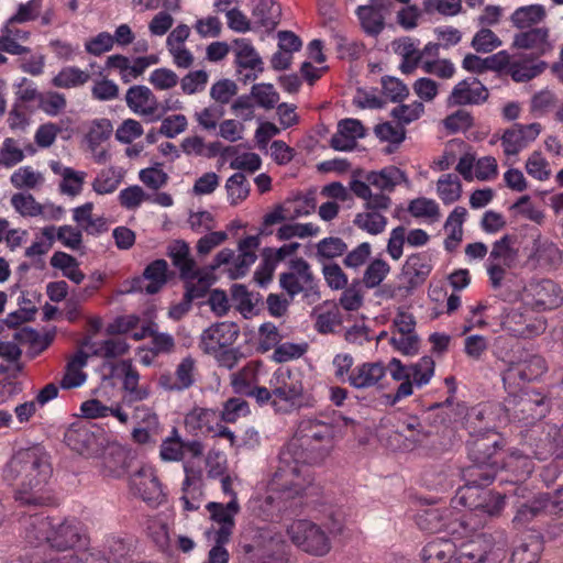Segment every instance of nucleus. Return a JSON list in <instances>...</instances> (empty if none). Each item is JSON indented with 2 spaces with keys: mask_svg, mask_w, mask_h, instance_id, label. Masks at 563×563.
<instances>
[{
  "mask_svg": "<svg viewBox=\"0 0 563 563\" xmlns=\"http://www.w3.org/2000/svg\"><path fill=\"white\" fill-rule=\"evenodd\" d=\"M526 170L528 175L540 181H544L551 176L548 161L543 157L542 153L538 151L532 152L528 157Z\"/></svg>",
  "mask_w": 563,
  "mask_h": 563,
  "instance_id": "obj_62",
  "label": "nucleus"
},
{
  "mask_svg": "<svg viewBox=\"0 0 563 563\" xmlns=\"http://www.w3.org/2000/svg\"><path fill=\"white\" fill-rule=\"evenodd\" d=\"M390 272V266L387 262L376 258L369 263L363 275V284L366 288L373 289L380 285Z\"/></svg>",
  "mask_w": 563,
  "mask_h": 563,
  "instance_id": "obj_58",
  "label": "nucleus"
},
{
  "mask_svg": "<svg viewBox=\"0 0 563 563\" xmlns=\"http://www.w3.org/2000/svg\"><path fill=\"white\" fill-rule=\"evenodd\" d=\"M501 327L517 338L534 336L545 330V323L542 320L528 322L525 313L516 308H511L505 312Z\"/></svg>",
  "mask_w": 563,
  "mask_h": 563,
  "instance_id": "obj_30",
  "label": "nucleus"
},
{
  "mask_svg": "<svg viewBox=\"0 0 563 563\" xmlns=\"http://www.w3.org/2000/svg\"><path fill=\"white\" fill-rule=\"evenodd\" d=\"M53 522L49 517L33 515L23 520L24 538L32 545L49 543Z\"/></svg>",
  "mask_w": 563,
  "mask_h": 563,
  "instance_id": "obj_36",
  "label": "nucleus"
},
{
  "mask_svg": "<svg viewBox=\"0 0 563 563\" xmlns=\"http://www.w3.org/2000/svg\"><path fill=\"white\" fill-rule=\"evenodd\" d=\"M257 384V369L252 363H249L242 369L231 375V386L239 395L246 396Z\"/></svg>",
  "mask_w": 563,
  "mask_h": 563,
  "instance_id": "obj_49",
  "label": "nucleus"
},
{
  "mask_svg": "<svg viewBox=\"0 0 563 563\" xmlns=\"http://www.w3.org/2000/svg\"><path fill=\"white\" fill-rule=\"evenodd\" d=\"M434 374V361L430 356L421 357L417 363L410 364V380L413 386L427 385Z\"/></svg>",
  "mask_w": 563,
  "mask_h": 563,
  "instance_id": "obj_57",
  "label": "nucleus"
},
{
  "mask_svg": "<svg viewBox=\"0 0 563 563\" xmlns=\"http://www.w3.org/2000/svg\"><path fill=\"white\" fill-rule=\"evenodd\" d=\"M211 519L220 525L216 532L219 542H229L235 525L234 517L240 511L238 498H232L228 504L210 501L206 506Z\"/></svg>",
  "mask_w": 563,
  "mask_h": 563,
  "instance_id": "obj_25",
  "label": "nucleus"
},
{
  "mask_svg": "<svg viewBox=\"0 0 563 563\" xmlns=\"http://www.w3.org/2000/svg\"><path fill=\"white\" fill-rule=\"evenodd\" d=\"M113 126L110 120L104 118L93 120L86 136L89 147L95 151L111 136Z\"/></svg>",
  "mask_w": 563,
  "mask_h": 563,
  "instance_id": "obj_59",
  "label": "nucleus"
},
{
  "mask_svg": "<svg viewBox=\"0 0 563 563\" xmlns=\"http://www.w3.org/2000/svg\"><path fill=\"white\" fill-rule=\"evenodd\" d=\"M250 413L249 402L242 398H229L223 404V409L221 411V418L223 421L233 423L240 417H245Z\"/></svg>",
  "mask_w": 563,
  "mask_h": 563,
  "instance_id": "obj_63",
  "label": "nucleus"
},
{
  "mask_svg": "<svg viewBox=\"0 0 563 563\" xmlns=\"http://www.w3.org/2000/svg\"><path fill=\"white\" fill-rule=\"evenodd\" d=\"M512 400L508 401V410L512 417L526 424L533 423L547 416L550 409L549 399L539 391L526 390L520 395H510Z\"/></svg>",
  "mask_w": 563,
  "mask_h": 563,
  "instance_id": "obj_12",
  "label": "nucleus"
},
{
  "mask_svg": "<svg viewBox=\"0 0 563 563\" xmlns=\"http://www.w3.org/2000/svg\"><path fill=\"white\" fill-rule=\"evenodd\" d=\"M205 446L199 440L185 441L178 429L173 427L169 434L162 440L159 457L164 462H180L186 455L198 459L203 455Z\"/></svg>",
  "mask_w": 563,
  "mask_h": 563,
  "instance_id": "obj_16",
  "label": "nucleus"
},
{
  "mask_svg": "<svg viewBox=\"0 0 563 563\" xmlns=\"http://www.w3.org/2000/svg\"><path fill=\"white\" fill-rule=\"evenodd\" d=\"M500 550L492 534L481 533L456 548L446 563H496Z\"/></svg>",
  "mask_w": 563,
  "mask_h": 563,
  "instance_id": "obj_9",
  "label": "nucleus"
},
{
  "mask_svg": "<svg viewBox=\"0 0 563 563\" xmlns=\"http://www.w3.org/2000/svg\"><path fill=\"white\" fill-rule=\"evenodd\" d=\"M506 467L515 474V483L526 481L534 470V463L528 453H512Z\"/></svg>",
  "mask_w": 563,
  "mask_h": 563,
  "instance_id": "obj_55",
  "label": "nucleus"
},
{
  "mask_svg": "<svg viewBox=\"0 0 563 563\" xmlns=\"http://www.w3.org/2000/svg\"><path fill=\"white\" fill-rule=\"evenodd\" d=\"M196 360L188 355L176 366L175 373H164L158 378V386L166 391H183L196 382Z\"/></svg>",
  "mask_w": 563,
  "mask_h": 563,
  "instance_id": "obj_24",
  "label": "nucleus"
},
{
  "mask_svg": "<svg viewBox=\"0 0 563 563\" xmlns=\"http://www.w3.org/2000/svg\"><path fill=\"white\" fill-rule=\"evenodd\" d=\"M495 355L507 366L503 372V383L509 395L521 391L525 383L539 378L548 371L544 357L531 354L519 345L506 353L497 347Z\"/></svg>",
  "mask_w": 563,
  "mask_h": 563,
  "instance_id": "obj_4",
  "label": "nucleus"
},
{
  "mask_svg": "<svg viewBox=\"0 0 563 563\" xmlns=\"http://www.w3.org/2000/svg\"><path fill=\"white\" fill-rule=\"evenodd\" d=\"M386 367L382 362H365L352 369L347 376L349 384L356 389L382 388Z\"/></svg>",
  "mask_w": 563,
  "mask_h": 563,
  "instance_id": "obj_29",
  "label": "nucleus"
},
{
  "mask_svg": "<svg viewBox=\"0 0 563 563\" xmlns=\"http://www.w3.org/2000/svg\"><path fill=\"white\" fill-rule=\"evenodd\" d=\"M240 328L234 322H217L202 331L199 347L203 353H217L229 347L238 340Z\"/></svg>",
  "mask_w": 563,
  "mask_h": 563,
  "instance_id": "obj_19",
  "label": "nucleus"
},
{
  "mask_svg": "<svg viewBox=\"0 0 563 563\" xmlns=\"http://www.w3.org/2000/svg\"><path fill=\"white\" fill-rule=\"evenodd\" d=\"M540 132V123L514 124L504 132L500 139L505 155L508 157L517 156L538 137Z\"/></svg>",
  "mask_w": 563,
  "mask_h": 563,
  "instance_id": "obj_21",
  "label": "nucleus"
},
{
  "mask_svg": "<svg viewBox=\"0 0 563 563\" xmlns=\"http://www.w3.org/2000/svg\"><path fill=\"white\" fill-rule=\"evenodd\" d=\"M527 263L534 268L555 269L562 262V252L558 245L540 233L531 235L530 245L525 246Z\"/></svg>",
  "mask_w": 563,
  "mask_h": 563,
  "instance_id": "obj_17",
  "label": "nucleus"
},
{
  "mask_svg": "<svg viewBox=\"0 0 563 563\" xmlns=\"http://www.w3.org/2000/svg\"><path fill=\"white\" fill-rule=\"evenodd\" d=\"M291 542L311 555L323 556L331 550V541L324 530L317 523L299 519L287 529Z\"/></svg>",
  "mask_w": 563,
  "mask_h": 563,
  "instance_id": "obj_8",
  "label": "nucleus"
},
{
  "mask_svg": "<svg viewBox=\"0 0 563 563\" xmlns=\"http://www.w3.org/2000/svg\"><path fill=\"white\" fill-rule=\"evenodd\" d=\"M558 433H560L558 427L550 424L539 426L530 431L529 448L536 459L547 460L553 455L555 460L563 457L558 456V453H561Z\"/></svg>",
  "mask_w": 563,
  "mask_h": 563,
  "instance_id": "obj_20",
  "label": "nucleus"
},
{
  "mask_svg": "<svg viewBox=\"0 0 563 563\" xmlns=\"http://www.w3.org/2000/svg\"><path fill=\"white\" fill-rule=\"evenodd\" d=\"M131 556V547L123 539L110 537L106 543V555L100 563H126Z\"/></svg>",
  "mask_w": 563,
  "mask_h": 563,
  "instance_id": "obj_50",
  "label": "nucleus"
},
{
  "mask_svg": "<svg viewBox=\"0 0 563 563\" xmlns=\"http://www.w3.org/2000/svg\"><path fill=\"white\" fill-rule=\"evenodd\" d=\"M385 367L386 373L389 372L394 380L400 382L396 393L387 396L388 402L395 405L401 399L411 396L413 383L410 380V365H404L400 360L393 357Z\"/></svg>",
  "mask_w": 563,
  "mask_h": 563,
  "instance_id": "obj_34",
  "label": "nucleus"
},
{
  "mask_svg": "<svg viewBox=\"0 0 563 563\" xmlns=\"http://www.w3.org/2000/svg\"><path fill=\"white\" fill-rule=\"evenodd\" d=\"M526 306L537 311L555 309L563 301L562 290L551 279H532L523 288L521 294Z\"/></svg>",
  "mask_w": 563,
  "mask_h": 563,
  "instance_id": "obj_11",
  "label": "nucleus"
},
{
  "mask_svg": "<svg viewBox=\"0 0 563 563\" xmlns=\"http://www.w3.org/2000/svg\"><path fill=\"white\" fill-rule=\"evenodd\" d=\"M455 544L448 539H434L429 541L421 550L420 556L423 563H446L455 552Z\"/></svg>",
  "mask_w": 563,
  "mask_h": 563,
  "instance_id": "obj_40",
  "label": "nucleus"
},
{
  "mask_svg": "<svg viewBox=\"0 0 563 563\" xmlns=\"http://www.w3.org/2000/svg\"><path fill=\"white\" fill-rule=\"evenodd\" d=\"M547 16L542 4H530L516 9L510 16L512 24L518 29H532Z\"/></svg>",
  "mask_w": 563,
  "mask_h": 563,
  "instance_id": "obj_44",
  "label": "nucleus"
},
{
  "mask_svg": "<svg viewBox=\"0 0 563 563\" xmlns=\"http://www.w3.org/2000/svg\"><path fill=\"white\" fill-rule=\"evenodd\" d=\"M396 434L405 439L406 449H411L424 443L431 435V430L419 417L407 416L399 420Z\"/></svg>",
  "mask_w": 563,
  "mask_h": 563,
  "instance_id": "obj_33",
  "label": "nucleus"
},
{
  "mask_svg": "<svg viewBox=\"0 0 563 563\" xmlns=\"http://www.w3.org/2000/svg\"><path fill=\"white\" fill-rule=\"evenodd\" d=\"M225 189L230 205L236 206L250 194V184L242 173H235L227 179Z\"/></svg>",
  "mask_w": 563,
  "mask_h": 563,
  "instance_id": "obj_52",
  "label": "nucleus"
},
{
  "mask_svg": "<svg viewBox=\"0 0 563 563\" xmlns=\"http://www.w3.org/2000/svg\"><path fill=\"white\" fill-rule=\"evenodd\" d=\"M125 102L129 109L135 114L150 117L152 118L151 120H158L162 117V114H156L161 104L147 86H131L126 90Z\"/></svg>",
  "mask_w": 563,
  "mask_h": 563,
  "instance_id": "obj_23",
  "label": "nucleus"
},
{
  "mask_svg": "<svg viewBox=\"0 0 563 563\" xmlns=\"http://www.w3.org/2000/svg\"><path fill=\"white\" fill-rule=\"evenodd\" d=\"M242 549L255 563H288V544L284 536L269 527L254 529L251 542L243 543Z\"/></svg>",
  "mask_w": 563,
  "mask_h": 563,
  "instance_id": "obj_5",
  "label": "nucleus"
},
{
  "mask_svg": "<svg viewBox=\"0 0 563 563\" xmlns=\"http://www.w3.org/2000/svg\"><path fill=\"white\" fill-rule=\"evenodd\" d=\"M96 426L90 421L79 420L71 423L64 434V441L73 451L80 455L92 456L99 453L102 442Z\"/></svg>",
  "mask_w": 563,
  "mask_h": 563,
  "instance_id": "obj_14",
  "label": "nucleus"
},
{
  "mask_svg": "<svg viewBox=\"0 0 563 563\" xmlns=\"http://www.w3.org/2000/svg\"><path fill=\"white\" fill-rule=\"evenodd\" d=\"M280 14V5L274 0H258L252 11L254 24L266 31H272L277 26Z\"/></svg>",
  "mask_w": 563,
  "mask_h": 563,
  "instance_id": "obj_39",
  "label": "nucleus"
},
{
  "mask_svg": "<svg viewBox=\"0 0 563 563\" xmlns=\"http://www.w3.org/2000/svg\"><path fill=\"white\" fill-rule=\"evenodd\" d=\"M356 14L367 34L377 35L383 31L385 25L384 15L379 10H373L372 8L360 5L356 9Z\"/></svg>",
  "mask_w": 563,
  "mask_h": 563,
  "instance_id": "obj_56",
  "label": "nucleus"
},
{
  "mask_svg": "<svg viewBox=\"0 0 563 563\" xmlns=\"http://www.w3.org/2000/svg\"><path fill=\"white\" fill-rule=\"evenodd\" d=\"M235 44V62L240 68L243 69H257L263 71V60L257 54L252 44L245 40L240 38L234 41Z\"/></svg>",
  "mask_w": 563,
  "mask_h": 563,
  "instance_id": "obj_43",
  "label": "nucleus"
},
{
  "mask_svg": "<svg viewBox=\"0 0 563 563\" xmlns=\"http://www.w3.org/2000/svg\"><path fill=\"white\" fill-rule=\"evenodd\" d=\"M52 468L40 446L19 450L5 464L2 476L15 485L14 500L21 506H47L52 497L44 492Z\"/></svg>",
  "mask_w": 563,
  "mask_h": 563,
  "instance_id": "obj_2",
  "label": "nucleus"
},
{
  "mask_svg": "<svg viewBox=\"0 0 563 563\" xmlns=\"http://www.w3.org/2000/svg\"><path fill=\"white\" fill-rule=\"evenodd\" d=\"M335 428L331 422L308 417L300 420L296 437L287 446L271 481L272 490L284 500L317 494L308 470L300 464H319L333 449Z\"/></svg>",
  "mask_w": 563,
  "mask_h": 563,
  "instance_id": "obj_1",
  "label": "nucleus"
},
{
  "mask_svg": "<svg viewBox=\"0 0 563 563\" xmlns=\"http://www.w3.org/2000/svg\"><path fill=\"white\" fill-rule=\"evenodd\" d=\"M347 251L346 243L336 236H329L316 244V258L322 265L325 261L342 256Z\"/></svg>",
  "mask_w": 563,
  "mask_h": 563,
  "instance_id": "obj_46",
  "label": "nucleus"
},
{
  "mask_svg": "<svg viewBox=\"0 0 563 563\" xmlns=\"http://www.w3.org/2000/svg\"><path fill=\"white\" fill-rule=\"evenodd\" d=\"M464 485L459 488L454 501L457 505L470 508L471 510L497 516L505 507V499L500 493H493L486 489L494 481H484L478 478L476 483H470L463 479Z\"/></svg>",
  "mask_w": 563,
  "mask_h": 563,
  "instance_id": "obj_6",
  "label": "nucleus"
},
{
  "mask_svg": "<svg viewBox=\"0 0 563 563\" xmlns=\"http://www.w3.org/2000/svg\"><path fill=\"white\" fill-rule=\"evenodd\" d=\"M90 80V73L77 66L63 67L52 79L56 88L73 89L85 86Z\"/></svg>",
  "mask_w": 563,
  "mask_h": 563,
  "instance_id": "obj_41",
  "label": "nucleus"
},
{
  "mask_svg": "<svg viewBox=\"0 0 563 563\" xmlns=\"http://www.w3.org/2000/svg\"><path fill=\"white\" fill-rule=\"evenodd\" d=\"M470 435L466 446L471 464L463 468L462 478L470 483H476L478 478L494 481L499 467L497 455L501 449L500 435L490 429Z\"/></svg>",
  "mask_w": 563,
  "mask_h": 563,
  "instance_id": "obj_3",
  "label": "nucleus"
},
{
  "mask_svg": "<svg viewBox=\"0 0 563 563\" xmlns=\"http://www.w3.org/2000/svg\"><path fill=\"white\" fill-rule=\"evenodd\" d=\"M130 489L147 505L157 507L165 501L162 484L151 466H142L130 476Z\"/></svg>",
  "mask_w": 563,
  "mask_h": 563,
  "instance_id": "obj_15",
  "label": "nucleus"
},
{
  "mask_svg": "<svg viewBox=\"0 0 563 563\" xmlns=\"http://www.w3.org/2000/svg\"><path fill=\"white\" fill-rule=\"evenodd\" d=\"M551 515L543 493L533 496L532 499L517 506L512 525L517 530L544 529L550 532L555 525L550 523Z\"/></svg>",
  "mask_w": 563,
  "mask_h": 563,
  "instance_id": "obj_10",
  "label": "nucleus"
},
{
  "mask_svg": "<svg viewBox=\"0 0 563 563\" xmlns=\"http://www.w3.org/2000/svg\"><path fill=\"white\" fill-rule=\"evenodd\" d=\"M216 420L217 412L214 410L196 407L186 415L185 424L191 430L210 431L212 422Z\"/></svg>",
  "mask_w": 563,
  "mask_h": 563,
  "instance_id": "obj_53",
  "label": "nucleus"
},
{
  "mask_svg": "<svg viewBox=\"0 0 563 563\" xmlns=\"http://www.w3.org/2000/svg\"><path fill=\"white\" fill-rule=\"evenodd\" d=\"M488 96L487 88L477 78L468 77L453 87L448 103L450 106L482 104Z\"/></svg>",
  "mask_w": 563,
  "mask_h": 563,
  "instance_id": "obj_26",
  "label": "nucleus"
},
{
  "mask_svg": "<svg viewBox=\"0 0 563 563\" xmlns=\"http://www.w3.org/2000/svg\"><path fill=\"white\" fill-rule=\"evenodd\" d=\"M49 264L53 268L60 269L63 276L75 284H80L85 279V274L79 269L78 261L68 253L55 252Z\"/></svg>",
  "mask_w": 563,
  "mask_h": 563,
  "instance_id": "obj_42",
  "label": "nucleus"
},
{
  "mask_svg": "<svg viewBox=\"0 0 563 563\" xmlns=\"http://www.w3.org/2000/svg\"><path fill=\"white\" fill-rule=\"evenodd\" d=\"M512 45L521 49H530L536 56H543L553 49L550 30L545 26L532 27L515 35Z\"/></svg>",
  "mask_w": 563,
  "mask_h": 563,
  "instance_id": "obj_32",
  "label": "nucleus"
},
{
  "mask_svg": "<svg viewBox=\"0 0 563 563\" xmlns=\"http://www.w3.org/2000/svg\"><path fill=\"white\" fill-rule=\"evenodd\" d=\"M517 240L515 234H505L492 245L486 268L494 289L501 286L506 269L516 265L519 253V250L515 247Z\"/></svg>",
  "mask_w": 563,
  "mask_h": 563,
  "instance_id": "obj_7",
  "label": "nucleus"
},
{
  "mask_svg": "<svg viewBox=\"0 0 563 563\" xmlns=\"http://www.w3.org/2000/svg\"><path fill=\"white\" fill-rule=\"evenodd\" d=\"M366 181L382 192L390 194L401 183H407L406 174L396 166H387L378 172L366 174Z\"/></svg>",
  "mask_w": 563,
  "mask_h": 563,
  "instance_id": "obj_37",
  "label": "nucleus"
},
{
  "mask_svg": "<svg viewBox=\"0 0 563 563\" xmlns=\"http://www.w3.org/2000/svg\"><path fill=\"white\" fill-rule=\"evenodd\" d=\"M123 180V173L114 167L102 169L93 179L92 190L98 195L114 192Z\"/></svg>",
  "mask_w": 563,
  "mask_h": 563,
  "instance_id": "obj_47",
  "label": "nucleus"
},
{
  "mask_svg": "<svg viewBox=\"0 0 563 563\" xmlns=\"http://www.w3.org/2000/svg\"><path fill=\"white\" fill-rule=\"evenodd\" d=\"M444 126L450 133L465 132L474 125V118L465 109H459L444 119Z\"/></svg>",
  "mask_w": 563,
  "mask_h": 563,
  "instance_id": "obj_64",
  "label": "nucleus"
},
{
  "mask_svg": "<svg viewBox=\"0 0 563 563\" xmlns=\"http://www.w3.org/2000/svg\"><path fill=\"white\" fill-rule=\"evenodd\" d=\"M167 272L168 264L165 260L153 261L145 267L142 277L133 279L131 290L157 294L167 283Z\"/></svg>",
  "mask_w": 563,
  "mask_h": 563,
  "instance_id": "obj_27",
  "label": "nucleus"
},
{
  "mask_svg": "<svg viewBox=\"0 0 563 563\" xmlns=\"http://www.w3.org/2000/svg\"><path fill=\"white\" fill-rule=\"evenodd\" d=\"M10 181L16 189L34 188L43 181V177L41 173L35 172L31 166H23L11 175Z\"/></svg>",
  "mask_w": 563,
  "mask_h": 563,
  "instance_id": "obj_61",
  "label": "nucleus"
},
{
  "mask_svg": "<svg viewBox=\"0 0 563 563\" xmlns=\"http://www.w3.org/2000/svg\"><path fill=\"white\" fill-rule=\"evenodd\" d=\"M167 256L173 265L178 268L180 278L186 282L196 280L199 276L195 260L190 256V249L184 240H175L167 246Z\"/></svg>",
  "mask_w": 563,
  "mask_h": 563,
  "instance_id": "obj_31",
  "label": "nucleus"
},
{
  "mask_svg": "<svg viewBox=\"0 0 563 563\" xmlns=\"http://www.w3.org/2000/svg\"><path fill=\"white\" fill-rule=\"evenodd\" d=\"M82 537L77 519H64L59 523H53L48 545L57 551H66L79 544Z\"/></svg>",
  "mask_w": 563,
  "mask_h": 563,
  "instance_id": "obj_28",
  "label": "nucleus"
},
{
  "mask_svg": "<svg viewBox=\"0 0 563 563\" xmlns=\"http://www.w3.org/2000/svg\"><path fill=\"white\" fill-rule=\"evenodd\" d=\"M432 268V255L429 252L409 255L401 268V276L406 279V292L410 294L415 288L422 285Z\"/></svg>",
  "mask_w": 563,
  "mask_h": 563,
  "instance_id": "obj_22",
  "label": "nucleus"
},
{
  "mask_svg": "<svg viewBox=\"0 0 563 563\" xmlns=\"http://www.w3.org/2000/svg\"><path fill=\"white\" fill-rule=\"evenodd\" d=\"M279 284L290 297L300 292L308 295L314 288V278L309 263L302 257L290 260L289 272L280 274Z\"/></svg>",
  "mask_w": 563,
  "mask_h": 563,
  "instance_id": "obj_18",
  "label": "nucleus"
},
{
  "mask_svg": "<svg viewBox=\"0 0 563 563\" xmlns=\"http://www.w3.org/2000/svg\"><path fill=\"white\" fill-rule=\"evenodd\" d=\"M274 379L276 383L273 385V394L277 398L298 406L313 405L314 399L306 391L300 372L278 369L274 374Z\"/></svg>",
  "mask_w": 563,
  "mask_h": 563,
  "instance_id": "obj_13",
  "label": "nucleus"
},
{
  "mask_svg": "<svg viewBox=\"0 0 563 563\" xmlns=\"http://www.w3.org/2000/svg\"><path fill=\"white\" fill-rule=\"evenodd\" d=\"M11 205L23 217L44 216L45 206L35 200L31 194H14L11 197Z\"/></svg>",
  "mask_w": 563,
  "mask_h": 563,
  "instance_id": "obj_54",
  "label": "nucleus"
},
{
  "mask_svg": "<svg viewBox=\"0 0 563 563\" xmlns=\"http://www.w3.org/2000/svg\"><path fill=\"white\" fill-rule=\"evenodd\" d=\"M452 511L449 508L430 507L418 512V527L427 532L435 533L443 530L449 522Z\"/></svg>",
  "mask_w": 563,
  "mask_h": 563,
  "instance_id": "obj_38",
  "label": "nucleus"
},
{
  "mask_svg": "<svg viewBox=\"0 0 563 563\" xmlns=\"http://www.w3.org/2000/svg\"><path fill=\"white\" fill-rule=\"evenodd\" d=\"M548 64L543 60L532 63L526 59L514 60L509 65L508 74L516 82H526L540 75Z\"/></svg>",
  "mask_w": 563,
  "mask_h": 563,
  "instance_id": "obj_45",
  "label": "nucleus"
},
{
  "mask_svg": "<svg viewBox=\"0 0 563 563\" xmlns=\"http://www.w3.org/2000/svg\"><path fill=\"white\" fill-rule=\"evenodd\" d=\"M437 191L440 199L445 205L459 200L462 194V185L459 176L451 173L442 175L437 183Z\"/></svg>",
  "mask_w": 563,
  "mask_h": 563,
  "instance_id": "obj_51",
  "label": "nucleus"
},
{
  "mask_svg": "<svg viewBox=\"0 0 563 563\" xmlns=\"http://www.w3.org/2000/svg\"><path fill=\"white\" fill-rule=\"evenodd\" d=\"M52 172L62 177L59 191L69 197H76L82 191L87 173L75 170L71 167L64 166L60 162L52 161L49 163Z\"/></svg>",
  "mask_w": 563,
  "mask_h": 563,
  "instance_id": "obj_35",
  "label": "nucleus"
},
{
  "mask_svg": "<svg viewBox=\"0 0 563 563\" xmlns=\"http://www.w3.org/2000/svg\"><path fill=\"white\" fill-rule=\"evenodd\" d=\"M37 103L38 108L51 117L58 115L67 106L65 96L58 91L52 90L41 93Z\"/></svg>",
  "mask_w": 563,
  "mask_h": 563,
  "instance_id": "obj_60",
  "label": "nucleus"
},
{
  "mask_svg": "<svg viewBox=\"0 0 563 563\" xmlns=\"http://www.w3.org/2000/svg\"><path fill=\"white\" fill-rule=\"evenodd\" d=\"M353 224L368 234L378 235L386 229L387 218L380 212L366 210L355 216Z\"/></svg>",
  "mask_w": 563,
  "mask_h": 563,
  "instance_id": "obj_48",
  "label": "nucleus"
}]
</instances>
